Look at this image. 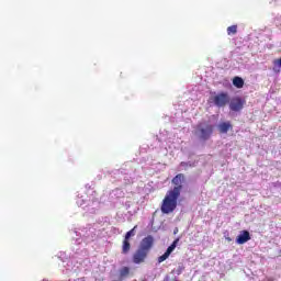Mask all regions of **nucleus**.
I'll return each mask as SVG.
<instances>
[{
	"label": "nucleus",
	"instance_id": "1",
	"mask_svg": "<svg viewBox=\"0 0 281 281\" xmlns=\"http://www.w3.org/2000/svg\"><path fill=\"white\" fill-rule=\"evenodd\" d=\"M153 245H155V238L151 235L143 238L139 247L132 256V262L134 265H144L148 258V254H150V249H153Z\"/></svg>",
	"mask_w": 281,
	"mask_h": 281
},
{
	"label": "nucleus",
	"instance_id": "2",
	"mask_svg": "<svg viewBox=\"0 0 281 281\" xmlns=\"http://www.w3.org/2000/svg\"><path fill=\"white\" fill-rule=\"evenodd\" d=\"M179 196V189L177 188H173L167 192L160 206L162 214H172V212L177 210V200Z\"/></svg>",
	"mask_w": 281,
	"mask_h": 281
},
{
	"label": "nucleus",
	"instance_id": "3",
	"mask_svg": "<svg viewBox=\"0 0 281 281\" xmlns=\"http://www.w3.org/2000/svg\"><path fill=\"white\" fill-rule=\"evenodd\" d=\"M247 101L240 97H234L229 102L231 111L238 113V111H243Z\"/></svg>",
	"mask_w": 281,
	"mask_h": 281
},
{
	"label": "nucleus",
	"instance_id": "4",
	"mask_svg": "<svg viewBox=\"0 0 281 281\" xmlns=\"http://www.w3.org/2000/svg\"><path fill=\"white\" fill-rule=\"evenodd\" d=\"M215 106L222 109L223 106L229 104V94L227 92H221L213 98Z\"/></svg>",
	"mask_w": 281,
	"mask_h": 281
},
{
	"label": "nucleus",
	"instance_id": "5",
	"mask_svg": "<svg viewBox=\"0 0 281 281\" xmlns=\"http://www.w3.org/2000/svg\"><path fill=\"white\" fill-rule=\"evenodd\" d=\"M199 133H200V139H203V142H207L210 137H212V133H214V125L207 124L205 127H201V125L198 126Z\"/></svg>",
	"mask_w": 281,
	"mask_h": 281
},
{
	"label": "nucleus",
	"instance_id": "6",
	"mask_svg": "<svg viewBox=\"0 0 281 281\" xmlns=\"http://www.w3.org/2000/svg\"><path fill=\"white\" fill-rule=\"evenodd\" d=\"M186 181V176L183 173H178L172 180L171 183H173V188L178 189V195H181V190H183V182Z\"/></svg>",
	"mask_w": 281,
	"mask_h": 281
},
{
	"label": "nucleus",
	"instance_id": "7",
	"mask_svg": "<svg viewBox=\"0 0 281 281\" xmlns=\"http://www.w3.org/2000/svg\"><path fill=\"white\" fill-rule=\"evenodd\" d=\"M248 240H251V235L249 234V231H241L236 238L237 245H245V243H248Z\"/></svg>",
	"mask_w": 281,
	"mask_h": 281
},
{
	"label": "nucleus",
	"instance_id": "8",
	"mask_svg": "<svg viewBox=\"0 0 281 281\" xmlns=\"http://www.w3.org/2000/svg\"><path fill=\"white\" fill-rule=\"evenodd\" d=\"M217 128L222 135H225L228 131L234 128V125H232V122H222L218 124Z\"/></svg>",
	"mask_w": 281,
	"mask_h": 281
},
{
	"label": "nucleus",
	"instance_id": "9",
	"mask_svg": "<svg viewBox=\"0 0 281 281\" xmlns=\"http://www.w3.org/2000/svg\"><path fill=\"white\" fill-rule=\"evenodd\" d=\"M131 251V239H126L124 237L123 244H122V254L126 256Z\"/></svg>",
	"mask_w": 281,
	"mask_h": 281
},
{
	"label": "nucleus",
	"instance_id": "10",
	"mask_svg": "<svg viewBox=\"0 0 281 281\" xmlns=\"http://www.w3.org/2000/svg\"><path fill=\"white\" fill-rule=\"evenodd\" d=\"M233 85L236 89H243V87H245V80L240 77H234Z\"/></svg>",
	"mask_w": 281,
	"mask_h": 281
},
{
	"label": "nucleus",
	"instance_id": "11",
	"mask_svg": "<svg viewBox=\"0 0 281 281\" xmlns=\"http://www.w3.org/2000/svg\"><path fill=\"white\" fill-rule=\"evenodd\" d=\"M177 245H179V238H176L172 244L167 248V250L165 251V254H168L170 256V254H172L175 251V249H177Z\"/></svg>",
	"mask_w": 281,
	"mask_h": 281
},
{
	"label": "nucleus",
	"instance_id": "12",
	"mask_svg": "<svg viewBox=\"0 0 281 281\" xmlns=\"http://www.w3.org/2000/svg\"><path fill=\"white\" fill-rule=\"evenodd\" d=\"M131 273V268L123 267L120 269V278L123 280V278H128V274Z\"/></svg>",
	"mask_w": 281,
	"mask_h": 281
},
{
	"label": "nucleus",
	"instance_id": "13",
	"mask_svg": "<svg viewBox=\"0 0 281 281\" xmlns=\"http://www.w3.org/2000/svg\"><path fill=\"white\" fill-rule=\"evenodd\" d=\"M238 33V25H231L227 27V34L228 36H232L234 34Z\"/></svg>",
	"mask_w": 281,
	"mask_h": 281
},
{
	"label": "nucleus",
	"instance_id": "14",
	"mask_svg": "<svg viewBox=\"0 0 281 281\" xmlns=\"http://www.w3.org/2000/svg\"><path fill=\"white\" fill-rule=\"evenodd\" d=\"M135 229H137V226H134V228H132L131 231H128L126 234H125V237L126 240H131V237L135 236Z\"/></svg>",
	"mask_w": 281,
	"mask_h": 281
},
{
	"label": "nucleus",
	"instance_id": "15",
	"mask_svg": "<svg viewBox=\"0 0 281 281\" xmlns=\"http://www.w3.org/2000/svg\"><path fill=\"white\" fill-rule=\"evenodd\" d=\"M168 258H170V255L165 252L162 256L158 257V262H165V260H168Z\"/></svg>",
	"mask_w": 281,
	"mask_h": 281
},
{
	"label": "nucleus",
	"instance_id": "16",
	"mask_svg": "<svg viewBox=\"0 0 281 281\" xmlns=\"http://www.w3.org/2000/svg\"><path fill=\"white\" fill-rule=\"evenodd\" d=\"M183 269H186L183 266H179L176 270L177 276H181V273H183Z\"/></svg>",
	"mask_w": 281,
	"mask_h": 281
},
{
	"label": "nucleus",
	"instance_id": "17",
	"mask_svg": "<svg viewBox=\"0 0 281 281\" xmlns=\"http://www.w3.org/2000/svg\"><path fill=\"white\" fill-rule=\"evenodd\" d=\"M273 65H276L277 67L281 68V58L274 59Z\"/></svg>",
	"mask_w": 281,
	"mask_h": 281
},
{
	"label": "nucleus",
	"instance_id": "18",
	"mask_svg": "<svg viewBox=\"0 0 281 281\" xmlns=\"http://www.w3.org/2000/svg\"><path fill=\"white\" fill-rule=\"evenodd\" d=\"M180 166H188V162H181Z\"/></svg>",
	"mask_w": 281,
	"mask_h": 281
},
{
	"label": "nucleus",
	"instance_id": "19",
	"mask_svg": "<svg viewBox=\"0 0 281 281\" xmlns=\"http://www.w3.org/2000/svg\"><path fill=\"white\" fill-rule=\"evenodd\" d=\"M177 232H179V228H176V229L173 231V234H177Z\"/></svg>",
	"mask_w": 281,
	"mask_h": 281
}]
</instances>
